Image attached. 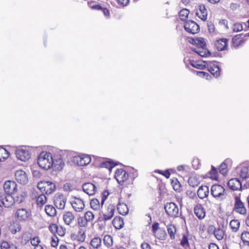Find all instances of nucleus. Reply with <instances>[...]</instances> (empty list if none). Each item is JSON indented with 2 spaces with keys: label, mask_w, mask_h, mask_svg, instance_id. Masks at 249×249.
<instances>
[{
  "label": "nucleus",
  "mask_w": 249,
  "mask_h": 249,
  "mask_svg": "<svg viewBox=\"0 0 249 249\" xmlns=\"http://www.w3.org/2000/svg\"><path fill=\"white\" fill-rule=\"evenodd\" d=\"M38 189L42 193L51 194L56 190L54 183L50 181H40L37 184Z\"/></svg>",
  "instance_id": "7ed1b4c3"
},
{
  "label": "nucleus",
  "mask_w": 249,
  "mask_h": 249,
  "mask_svg": "<svg viewBox=\"0 0 249 249\" xmlns=\"http://www.w3.org/2000/svg\"><path fill=\"white\" fill-rule=\"evenodd\" d=\"M184 27L187 32L192 34H196L199 30V26L192 20L186 21L184 24Z\"/></svg>",
  "instance_id": "9b49d317"
},
{
  "label": "nucleus",
  "mask_w": 249,
  "mask_h": 249,
  "mask_svg": "<svg viewBox=\"0 0 249 249\" xmlns=\"http://www.w3.org/2000/svg\"><path fill=\"white\" fill-rule=\"evenodd\" d=\"M117 210L120 214L125 215L128 213V208L127 206L124 203L119 202L118 204Z\"/></svg>",
  "instance_id": "c85d7f7f"
},
{
  "label": "nucleus",
  "mask_w": 249,
  "mask_h": 249,
  "mask_svg": "<svg viewBox=\"0 0 249 249\" xmlns=\"http://www.w3.org/2000/svg\"><path fill=\"white\" fill-rule=\"evenodd\" d=\"M91 157L87 154H81L73 157L72 161L79 166H85L91 162Z\"/></svg>",
  "instance_id": "39448f33"
},
{
  "label": "nucleus",
  "mask_w": 249,
  "mask_h": 249,
  "mask_svg": "<svg viewBox=\"0 0 249 249\" xmlns=\"http://www.w3.org/2000/svg\"><path fill=\"white\" fill-rule=\"evenodd\" d=\"M58 239L55 236H53L52 237L51 245L53 247H56L58 245Z\"/></svg>",
  "instance_id": "0e129e2a"
},
{
  "label": "nucleus",
  "mask_w": 249,
  "mask_h": 249,
  "mask_svg": "<svg viewBox=\"0 0 249 249\" xmlns=\"http://www.w3.org/2000/svg\"><path fill=\"white\" fill-rule=\"evenodd\" d=\"M164 209L166 213L171 217H177L178 214V207L175 203H167L164 205Z\"/></svg>",
  "instance_id": "423d86ee"
},
{
  "label": "nucleus",
  "mask_w": 249,
  "mask_h": 249,
  "mask_svg": "<svg viewBox=\"0 0 249 249\" xmlns=\"http://www.w3.org/2000/svg\"><path fill=\"white\" fill-rule=\"evenodd\" d=\"M210 177L215 180L218 179V172L216 169L213 166H212V169L209 172Z\"/></svg>",
  "instance_id": "79ce46f5"
},
{
  "label": "nucleus",
  "mask_w": 249,
  "mask_h": 249,
  "mask_svg": "<svg viewBox=\"0 0 249 249\" xmlns=\"http://www.w3.org/2000/svg\"><path fill=\"white\" fill-rule=\"evenodd\" d=\"M31 213L25 208H20L17 210L15 213V218L19 222H25L31 216Z\"/></svg>",
  "instance_id": "20e7f679"
},
{
  "label": "nucleus",
  "mask_w": 249,
  "mask_h": 249,
  "mask_svg": "<svg viewBox=\"0 0 249 249\" xmlns=\"http://www.w3.org/2000/svg\"><path fill=\"white\" fill-rule=\"evenodd\" d=\"M209 71L214 77H217L220 74V71L219 66L215 63H212L209 62L207 64Z\"/></svg>",
  "instance_id": "a211bd4d"
},
{
  "label": "nucleus",
  "mask_w": 249,
  "mask_h": 249,
  "mask_svg": "<svg viewBox=\"0 0 249 249\" xmlns=\"http://www.w3.org/2000/svg\"><path fill=\"white\" fill-rule=\"evenodd\" d=\"M31 244L35 247L39 245L40 240L38 236L34 237L33 238H30Z\"/></svg>",
  "instance_id": "13d9d810"
},
{
  "label": "nucleus",
  "mask_w": 249,
  "mask_h": 249,
  "mask_svg": "<svg viewBox=\"0 0 249 249\" xmlns=\"http://www.w3.org/2000/svg\"><path fill=\"white\" fill-rule=\"evenodd\" d=\"M83 191L89 196L93 195L96 192V186L91 183H86L83 185Z\"/></svg>",
  "instance_id": "6ab92c4d"
},
{
  "label": "nucleus",
  "mask_w": 249,
  "mask_h": 249,
  "mask_svg": "<svg viewBox=\"0 0 249 249\" xmlns=\"http://www.w3.org/2000/svg\"><path fill=\"white\" fill-rule=\"evenodd\" d=\"M196 15L202 20H206L207 18L208 12L204 5H199L198 9L196 10Z\"/></svg>",
  "instance_id": "aec40b11"
},
{
  "label": "nucleus",
  "mask_w": 249,
  "mask_h": 249,
  "mask_svg": "<svg viewBox=\"0 0 249 249\" xmlns=\"http://www.w3.org/2000/svg\"><path fill=\"white\" fill-rule=\"evenodd\" d=\"M194 213L200 219H203L205 216V212L201 204H197L195 206Z\"/></svg>",
  "instance_id": "a878e982"
},
{
  "label": "nucleus",
  "mask_w": 249,
  "mask_h": 249,
  "mask_svg": "<svg viewBox=\"0 0 249 249\" xmlns=\"http://www.w3.org/2000/svg\"><path fill=\"white\" fill-rule=\"evenodd\" d=\"M114 211L115 206L110 204L107 208V213L104 214L103 219L105 221L111 219L114 215Z\"/></svg>",
  "instance_id": "cd10ccee"
},
{
  "label": "nucleus",
  "mask_w": 249,
  "mask_h": 249,
  "mask_svg": "<svg viewBox=\"0 0 249 249\" xmlns=\"http://www.w3.org/2000/svg\"><path fill=\"white\" fill-rule=\"evenodd\" d=\"M189 14V11L187 9L181 10L179 13V16L181 20H185Z\"/></svg>",
  "instance_id": "37998d69"
},
{
  "label": "nucleus",
  "mask_w": 249,
  "mask_h": 249,
  "mask_svg": "<svg viewBox=\"0 0 249 249\" xmlns=\"http://www.w3.org/2000/svg\"><path fill=\"white\" fill-rule=\"evenodd\" d=\"M188 240V237L185 235H183L181 240L180 245L184 248H189L190 246Z\"/></svg>",
  "instance_id": "49530a36"
},
{
  "label": "nucleus",
  "mask_w": 249,
  "mask_h": 249,
  "mask_svg": "<svg viewBox=\"0 0 249 249\" xmlns=\"http://www.w3.org/2000/svg\"><path fill=\"white\" fill-rule=\"evenodd\" d=\"M107 199V196H104L102 198L101 203H100L99 200L97 198H93L90 200V204L91 208L94 210L100 209V207L103 206L105 201Z\"/></svg>",
  "instance_id": "4be33fe9"
},
{
  "label": "nucleus",
  "mask_w": 249,
  "mask_h": 249,
  "mask_svg": "<svg viewBox=\"0 0 249 249\" xmlns=\"http://www.w3.org/2000/svg\"><path fill=\"white\" fill-rule=\"evenodd\" d=\"M9 153L5 148L0 146V162L4 161L7 159Z\"/></svg>",
  "instance_id": "c9c22d12"
},
{
  "label": "nucleus",
  "mask_w": 249,
  "mask_h": 249,
  "mask_svg": "<svg viewBox=\"0 0 249 249\" xmlns=\"http://www.w3.org/2000/svg\"><path fill=\"white\" fill-rule=\"evenodd\" d=\"M33 196L36 197V204L39 207L42 206L47 202V197L43 194L38 195L36 192H34L33 193Z\"/></svg>",
  "instance_id": "393cba45"
},
{
  "label": "nucleus",
  "mask_w": 249,
  "mask_h": 249,
  "mask_svg": "<svg viewBox=\"0 0 249 249\" xmlns=\"http://www.w3.org/2000/svg\"><path fill=\"white\" fill-rule=\"evenodd\" d=\"M165 232L164 231L159 229V231L155 235L159 239H163L165 236Z\"/></svg>",
  "instance_id": "4d7b16f0"
},
{
  "label": "nucleus",
  "mask_w": 249,
  "mask_h": 249,
  "mask_svg": "<svg viewBox=\"0 0 249 249\" xmlns=\"http://www.w3.org/2000/svg\"><path fill=\"white\" fill-rule=\"evenodd\" d=\"M17 158L21 161H26L30 158V155L28 150L25 148H17L15 151Z\"/></svg>",
  "instance_id": "1a4fd4ad"
},
{
  "label": "nucleus",
  "mask_w": 249,
  "mask_h": 249,
  "mask_svg": "<svg viewBox=\"0 0 249 249\" xmlns=\"http://www.w3.org/2000/svg\"><path fill=\"white\" fill-rule=\"evenodd\" d=\"M21 230V226L18 222H14L10 227V231L12 234H16Z\"/></svg>",
  "instance_id": "f704fd0d"
},
{
  "label": "nucleus",
  "mask_w": 249,
  "mask_h": 249,
  "mask_svg": "<svg viewBox=\"0 0 249 249\" xmlns=\"http://www.w3.org/2000/svg\"><path fill=\"white\" fill-rule=\"evenodd\" d=\"M234 211L241 214H245L246 213V209L244 203L241 201L239 197L236 196L235 198Z\"/></svg>",
  "instance_id": "2eb2a0df"
},
{
  "label": "nucleus",
  "mask_w": 249,
  "mask_h": 249,
  "mask_svg": "<svg viewBox=\"0 0 249 249\" xmlns=\"http://www.w3.org/2000/svg\"><path fill=\"white\" fill-rule=\"evenodd\" d=\"M1 249H11V246L6 241H3L0 245Z\"/></svg>",
  "instance_id": "338daca9"
},
{
  "label": "nucleus",
  "mask_w": 249,
  "mask_h": 249,
  "mask_svg": "<svg viewBox=\"0 0 249 249\" xmlns=\"http://www.w3.org/2000/svg\"><path fill=\"white\" fill-rule=\"evenodd\" d=\"M233 46L235 48H238L244 43V40L241 38L240 35H236L232 38Z\"/></svg>",
  "instance_id": "7c9ffc66"
},
{
  "label": "nucleus",
  "mask_w": 249,
  "mask_h": 249,
  "mask_svg": "<svg viewBox=\"0 0 249 249\" xmlns=\"http://www.w3.org/2000/svg\"><path fill=\"white\" fill-rule=\"evenodd\" d=\"M155 172L156 173H159V174H160L161 175H162L163 176H164L167 178H170V173L169 172V169H167V170H166L164 171H162L160 170H157L155 171Z\"/></svg>",
  "instance_id": "bf43d9fd"
},
{
  "label": "nucleus",
  "mask_w": 249,
  "mask_h": 249,
  "mask_svg": "<svg viewBox=\"0 0 249 249\" xmlns=\"http://www.w3.org/2000/svg\"><path fill=\"white\" fill-rule=\"evenodd\" d=\"M239 175L243 179L249 178V166H242L240 169Z\"/></svg>",
  "instance_id": "c756f323"
},
{
  "label": "nucleus",
  "mask_w": 249,
  "mask_h": 249,
  "mask_svg": "<svg viewBox=\"0 0 249 249\" xmlns=\"http://www.w3.org/2000/svg\"><path fill=\"white\" fill-rule=\"evenodd\" d=\"M90 244L91 246L94 249H98L102 244V239L99 237H95L91 239Z\"/></svg>",
  "instance_id": "2f4dec72"
},
{
  "label": "nucleus",
  "mask_w": 249,
  "mask_h": 249,
  "mask_svg": "<svg viewBox=\"0 0 249 249\" xmlns=\"http://www.w3.org/2000/svg\"><path fill=\"white\" fill-rule=\"evenodd\" d=\"M71 205L75 211L81 212L85 208V204L82 199L80 198L73 197L70 202Z\"/></svg>",
  "instance_id": "9d476101"
},
{
  "label": "nucleus",
  "mask_w": 249,
  "mask_h": 249,
  "mask_svg": "<svg viewBox=\"0 0 249 249\" xmlns=\"http://www.w3.org/2000/svg\"><path fill=\"white\" fill-rule=\"evenodd\" d=\"M213 234L217 240H221L224 238L225 232L223 229L218 228L215 229L213 231Z\"/></svg>",
  "instance_id": "72a5a7b5"
},
{
  "label": "nucleus",
  "mask_w": 249,
  "mask_h": 249,
  "mask_svg": "<svg viewBox=\"0 0 249 249\" xmlns=\"http://www.w3.org/2000/svg\"><path fill=\"white\" fill-rule=\"evenodd\" d=\"M53 156L50 152H42L38 156L37 163L42 169L48 170L52 167Z\"/></svg>",
  "instance_id": "f257e3e1"
},
{
  "label": "nucleus",
  "mask_w": 249,
  "mask_h": 249,
  "mask_svg": "<svg viewBox=\"0 0 249 249\" xmlns=\"http://www.w3.org/2000/svg\"><path fill=\"white\" fill-rule=\"evenodd\" d=\"M228 39L227 38H220L214 41V45L219 51H222L227 50Z\"/></svg>",
  "instance_id": "dca6fc26"
},
{
  "label": "nucleus",
  "mask_w": 249,
  "mask_h": 249,
  "mask_svg": "<svg viewBox=\"0 0 249 249\" xmlns=\"http://www.w3.org/2000/svg\"><path fill=\"white\" fill-rule=\"evenodd\" d=\"M243 30V26L241 24L239 23H236L234 24L233 27V31L234 32H238Z\"/></svg>",
  "instance_id": "052dcab7"
},
{
  "label": "nucleus",
  "mask_w": 249,
  "mask_h": 249,
  "mask_svg": "<svg viewBox=\"0 0 249 249\" xmlns=\"http://www.w3.org/2000/svg\"><path fill=\"white\" fill-rule=\"evenodd\" d=\"M200 50H202L201 52H199V55L202 56V57H206L208 55H210V53L209 51L205 47H200Z\"/></svg>",
  "instance_id": "6e6d98bb"
},
{
  "label": "nucleus",
  "mask_w": 249,
  "mask_h": 249,
  "mask_svg": "<svg viewBox=\"0 0 249 249\" xmlns=\"http://www.w3.org/2000/svg\"><path fill=\"white\" fill-rule=\"evenodd\" d=\"M84 217L88 222H92L94 219V214L90 211L85 213Z\"/></svg>",
  "instance_id": "de8ad7c7"
},
{
  "label": "nucleus",
  "mask_w": 249,
  "mask_h": 249,
  "mask_svg": "<svg viewBox=\"0 0 249 249\" xmlns=\"http://www.w3.org/2000/svg\"><path fill=\"white\" fill-rule=\"evenodd\" d=\"M29 234L28 233H24L22 236L21 243L25 244L27 241H28L30 238Z\"/></svg>",
  "instance_id": "e2e57ef3"
},
{
  "label": "nucleus",
  "mask_w": 249,
  "mask_h": 249,
  "mask_svg": "<svg viewBox=\"0 0 249 249\" xmlns=\"http://www.w3.org/2000/svg\"><path fill=\"white\" fill-rule=\"evenodd\" d=\"M209 193V188L207 186H201L197 192L198 196L201 199H203L208 196Z\"/></svg>",
  "instance_id": "bb28decb"
},
{
  "label": "nucleus",
  "mask_w": 249,
  "mask_h": 249,
  "mask_svg": "<svg viewBox=\"0 0 249 249\" xmlns=\"http://www.w3.org/2000/svg\"><path fill=\"white\" fill-rule=\"evenodd\" d=\"M117 1L120 6L124 7L128 4L129 0H117Z\"/></svg>",
  "instance_id": "774afa93"
},
{
  "label": "nucleus",
  "mask_w": 249,
  "mask_h": 249,
  "mask_svg": "<svg viewBox=\"0 0 249 249\" xmlns=\"http://www.w3.org/2000/svg\"><path fill=\"white\" fill-rule=\"evenodd\" d=\"M25 193L22 192L17 196L16 200H15V202H17L18 203H22L25 199Z\"/></svg>",
  "instance_id": "5fc2aeb1"
},
{
  "label": "nucleus",
  "mask_w": 249,
  "mask_h": 249,
  "mask_svg": "<svg viewBox=\"0 0 249 249\" xmlns=\"http://www.w3.org/2000/svg\"><path fill=\"white\" fill-rule=\"evenodd\" d=\"M0 201L3 205L6 208L12 206L15 203V199L12 195L0 193Z\"/></svg>",
  "instance_id": "6e6552de"
},
{
  "label": "nucleus",
  "mask_w": 249,
  "mask_h": 249,
  "mask_svg": "<svg viewBox=\"0 0 249 249\" xmlns=\"http://www.w3.org/2000/svg\"><path fill=\"white\" fill-rule=\"evenodd\" d=\"M240 225V222L236 219H232L230 223V227L233 232H236L238 231Z\"/></svg>",
  "instance_id": "473e14b6"
},
{
  "label": "nucleus",
  "mask_w": 249,
  "mask_h": 249,
  "mask_svg": "<svg viewBox=\"0 0 249 249\" xmlns=\"http://www.w3.org/2000/svg\"><path fill=\"white\" fill-rule=\"evenodd\" d=\"M185 63H187V60L185 59ZM189 62V63L193 67L196 68L198 69L203 70L204 69L206 66L208 62L205 61H194L193 60H188Z\"/></svg>",
  "instance_id": "412c9836"
},
{
  "label": "nucleus",
  "mask_w": 249,
  "mask_h": 249,
  "mask_svg": "<svg viewBox=\"0 0 249 249\" xmlns=\"http://www.w3.org/2000/svg\"><path fill=\"white\" fill-rule=\"evenodd\" d=\"M196 74L199 77L202 78H206V79H209V77H211V76L209 75L208 73L204 71H197Z\"/></svg>",
  "instance_id": "680f3d73"
},
{
  "label": "nucleus",
  "mask_w": 249,
  "mask_h": 249,
  "mask_svg": "<svg viewBox=\"0 0 249 249\" xmlns=\"http://www.w3.org/2000/svg\"><path fill=\"white\" fill-rule=\"evenodd\" d=\"M229 187L232 190H240L241 187V183L237 178H232L228 182Z\"/></svg>",
  "instance_id": "5701e85b"
},
{
  "label": "nucleus",
  "mask_w": 249,
  "mask_h": 249,
  "mask_svg": "<svg viewBox=\"0 0 249 249\" xmlns=\"http://www.w3.org/2000/svg\"><path fill=\"white\" fill-rule=\"evenodd\" d=\"M52 162V167L58 171L61 170L65 165V163L60 156L53 157Z\"/></svg>",
  "instance_id": "f3484780"
},
{
  "label": "nucleus",
  "mask_w": 249,
  "mask_h": 249,
  "mask_svg": "<svg viewBox=\"0 0 249 249\" xmlns=\"http://www.w3.org/2000/svg\"><path fill=\"white\" fill-rule=\"evenodd\" d=\"M115 165H116V164H114L111 161H106L102 162L101 164V166L102 167H105V168H108L110 171Z\"/></svg>",
  "instance_id": "c03bdc74"
},
{
  "label": "nucleus",
  "mask_w": 249,
  "mask_h": 249,
  "mask_svg": "<svg viewBox=\"0 0 249 249\" xmlns=\"http://www.w3.org/2000/svg\"><path fill=\"white\" fill-rule=\"evenodd\" d=\"M211 192L214 197L220 201L225 199L227 196L225 189L220 185H213L211 187Z\"/></svg>",
  "instance_id": "f03ea898"
},
{
  "label": "nucleus",
  "mask_w": 249,
  "mask_h": 249,
  "mask_svg": "<svg viewBox=\"0 0 249 249\" xmlns=\"http://www.w3.org/2000/svg\"><path fill=\"white\" fill-rule=\"evenodd\" d=\"M88 222L84 217H80L78 218V224L80 227H86L88 225Z\"/></svg>",
  "instance_id": "603ef678"
},
{
  "label": "nucleus",
  "mask_w": 249,
  "mask_h": 249,
  "mask_svg": "<svg viewBox=\"0 0 249 249\" xmlns=\"http://www.w3.org/2000/svg\"><path fill=\"white\" fill-rule=\"evenodd\" d=\"M86 238V234L82 229L79 230L78 235V240L80 242H84Z\"/></svg>",
  "instance_id": "864d4df0"
},
{
  "label": "nucleus",
  "mask_w": 249,
  "mask_h": 249,
  "mask_svg": "<svg viewBox=\"0 0 249 249\" xmlns=\"http://www.w3.org/2000/svg\"><path fill=\"white\" fill-rule=\"evenodd\" d=\"M63 219L66 224L70 225L74 222L75 216L72 212L67 211L64 213Z\"/></svg>",
  "instance_id": "b1692460"
},
{
  "label": "nucleus",
  "mask_w": 249,
  "mask_h": 249,
  "mask_svg": "<svg viewBox=\"0 0 249 249\" xmlns=\"http://www.w3.org/2000/svg\"><path fill=\"white\" fill-rule=\"evenodd\" d=\"M45 211L46 213L50 216H53L56 214V210L52 205H47L45 207Z\"/></svg>",
  "instance_id": "e433bc0d"
},
{
  "label": "nucleus",
  "mask_w": 249,
  "mask_h": 249,
  "mask_svg": "<svg viewBox=\"0 0 249 249\" xmlns=\"http://www.w3.org/2000/svg\"><path fill=\"white\" fill-rule=\"evenodd\" d=\"M66 198L61 194L57 193L55 197L54 204L59 209H63L66 205Z\"/></svg>",
  "instance_id": "4468645a"
},
{
  "label": "nucleus",
  "mask_w": 249,
  "mask_h": 249,
  "mask_svg": "<svg viewBox=\"0 0 249 249\" xmlns=\"http://www.w3.org/2000/svg\"><path fill=\"white\" fill-rule=\"evenodd\" d=\"M188 183L190 186L195 187L198 185L199 181L196 177H191L188 179Z\"/></svg>",
  "instance_id": "a19ab883"
},
{
  "label": "nucleus",
  "mask_w": 249,
  "mask_h": 249,
  "mask_svg": "<svg viewBox=\"0 0 249 249\" xmlns=\"http://www.w3.org/2000/svg\"><path fill=\"white\" fill-rule=\"evenodd\" d=\"M88 4L91 9L94 10H100L102 9V7L101 5L96 3L95 1H89L88 2Z\"/></svg>",
  "instance_id": "09e8293b"
},
{
  "label": "nucleus",
  "mask_w": 249,
  "mask_h": 249,
  "mask_svg": "<svg viewBox=\"0 0 249 249\" xmlns=\"http://www.w3.org/2000/svg\"><path fill=\"white\" fill-rule=\"evenodd\" d=\"M112 224L115 228L120 229L123 227L124 222L120 218H115L113 219Z\"/></svg>",
  "instance_id": "4c0bfd02"
},
{
  "label": "nucleus",
  "mask_w": 249,
  "mask_h": 249,
  "mask_svg": "<svg viewBox=\"0 0 249 249\" xmlns=\"http://www.w3.org/2000/svg\"><path fill=\"white\" fill-rule=\"evenodd\" d=\"M241 239L244 243L247 245H249V232L244 231L241 234Z\"/></svg>",
  "instance_id": "a18cd8bd"
},
{
  "label": "nucleus",
  "mask_w": 249,
  "mask_h": 249,
  "mask_svg": "<svg viewBox=\"0 0 249 249\" xmlns=\"http://www.w3.org/2000/svg\"><path fill=\"white\" fill-rule=\"evenodd\" d=\"M195 44L196 45V47H206V43L203 38H196V42L195 41Z\"/></svg>",
  "instance_id": "8fccbe9b"
},
{
  "label": "nucleus",
  "mask_w": 249,
  "mask_h": 249,
  "mask_svg": "<svg viewBox=\"0 0 249 249\" xmlns=\"http://www.w3.org/2000/svg\"><path fill=\"white\" fill-rule=\"evenodd\" d=\"M167 231L172 239H175V233L176 232V227L173 225H170L167 227Z\"/></svg>",
  "instance_id": "58836bf2"
},
{
  "label": "nucleus",
  "mask_w": 249,
  "mask_h": 249,
  "mask_svg": "<svg viewBox=\"0 0 249 249\" xmlns=\"http://www.w3.org/2000/svg\"><path fill=\"white\" fill-rule=\"evenodd\" d=\"M228 167H227V165H226V164H225V163H223L222 162L220 166V167H219V172L223 175H225L226 174H227V172H228Z\"/></svg>",
  "instance_id": "3c124183"
},
{
  "label": "nucleus",
  "mask_w": 249,
  "mask_h": 249,
  "mask_svg": "<svg viewBox=\"0 0 249 249\" xmlns=\"http://www.w3.org/2000/svg\"><path fill=\"white\" fill-rule=\"evenodd\" d=\"M3 190L4 194L12 195L17 192V184L14 181L7 180L3 184Z\"/></svg>",
  "instance_id": "0eeeda50"
},
{
  "label": "nucleus",
  "mask_w": 249,
  "mask_h": 249,
  "mask_svg": "<svg viewBox=\"0 0 249 249\" xmlns=\"http://www.w3.org/2000/svg\"><path fill=\"white\" fill-rule=\"evenodd\" d=\"M104 244L107 247H111L113 244L112 238L110 235H106L103 239Z\"/></svg>",
  "instance_id": "ea45409f"
},
{
  "label": "nucleus",
  "mask_w": 249,
  "mask_h": 249,
  "mask_svg": "<svg viewBox=\"0 0 249 249\" xmlns=\"http://www.w3.org/2000/svg\"><path fill=\"white\" fill-rule=\"evenodd\" d=\"M15 176L16 180L21 184L25 185L28 182V176L25 172L22 170L17 171Z\"/></svg>",
  "instance_id": "f8f14e48"
},
{
  "label": "nucleus",
  "mask_w": 249,
  "mask_h": 249,
  "mask_svg": "<svg viewBox=\"0 0 249 249\" xmlns=\"http://www.w3.org/2000/svg\"><path fill=\"white\" fill-rule=\"evenodd\" d=\"M49 229L52 233H54L57 232L58 227L56 224H52L49 226Z\"/></svg>",
  "instance_id": "69168bd1"
},
{
  "label": "nucleus",
  "mask_w": 249,
  "mask_h": 249,
  "mask_svg": "<svg viewBox=\"0 0 249 249\" xmlns=\"http://www.w3.org/2000/svg\"><path fill=\"white\" fill-rule=\"evenodd\" d=\"M115 178L120 184H122L127 180L128 174L123 169H118L115 173Z\"/></svg>",
  "instance_id": "ddd939ff"
}]
</instances>
